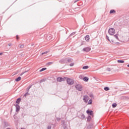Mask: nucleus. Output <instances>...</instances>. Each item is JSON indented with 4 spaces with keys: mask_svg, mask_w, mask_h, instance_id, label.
Listing matches in <instances>:
<instances>
[{
    "mask_svg": "<svg viewBox=\"0 0 129 129\" xmlns=\"http://www.w3.org/2000/svg\"><path fill=\"white\" fill-rule=\"evenodd\" d=\"M118 34L115 35L113 37H111V40H109V37L106 36V38L109 42H112V43H116V41L118 40Z\"/></svg>",
    "mask_w": 129,
    "mask_h": 129,
    "instance_id": "nucleus-1",
    "label": "nucleus"
},
{
    "mask_svg": "<svg viewBox=\"0 0 129 129\" xmlns=\"http://www.w3.org/2000/svg\"><path fill=\"white\" fill-rule=\"evenodd\" d=\"M108 33L111 36H113V35H114V34H115V29H114V28H109L108 30Z\"/></svg>",
    "mask_w": 129,
    "mask_h": 129,
    "instance_id": "nucleus-2",
    "label": "nucleus"
},
{
    "mask_svg": "<svg viewBox=\"0 0 129 129\" xmlns=\"http://www.w3.org/2000/svg\"><path fill=\"white\" fill-rule=\"evenodd\" d=\"M67 82L69 85H72L74 84V81L71 79L67 78Z\"/></svg>",
    "mask_w": 129,
    "mask_h": 129,
    "instance_id": "nucleus-3",
    "label": "nucleus"
},
{
    "mask_svg": "<svg viewBox=\"0 0 129 129\" xmlns=\"http://www.w3.org/2000/svg\"><path fill=\"white\" fill-rule=\"evenodd\" d=\"M76 88L77 89V90H79V91H82V86L81 85H77L76 86Z\"/></svg>",
    "mask_w": 129,
    "mask_h": 129,
    "instance_id": "nucleus-4",
    "label": "nucleus"
},
{
    "mask_svg": "<svg viewBox=\"0 0 129 129\" xmlns=\"http://www.w3.org/2000/svg\"><path fill=\"white\" fill-rule=\"evenodd\" d=\"M67 78H61V77H58L57 78V81L58 82H62V81H65V79H66Z\"/></svg>",
    "mask_w": 129,
    "mask_h": 129,
    "instance_id": "nucleus-5",
    "label": "nucleus"
},
{
    "mask_svg": "<svg viewBox=\"0 0 129 129\" xmlns=\"http://www.w3.org/2000/svg\"><path fill=\"white\" fill-rule=\"evenodd\" d=\"M83 100L84 102L87 103V102H88V100H89V97H88V96H84L83 98Z\"/></svg>",
    "mask_w": 129,
    "mask_h": 129,
    "instance_id": "nucleus-6",
    "label": "nucleus"
},
{
    "mask_svg": "<svg viewBox=\"0 0 129 129\" xmlns=\"http://www.w3.org/2000/svg\"><path fill=\"white\" fill-rule=\"evenodd\" d=\"M87 113L88 114H90V115H93V111L91 110H87Z\"/></svg>",
    "mask_w": 129,
    "mask_h": 129,
    "instance_id": "nucleus-7",
    "label": "nucleus"
},
{
    "mask_svg": "<svg viewBox=\"0 0 129 129\" xmlns=\"http://www.w3.org/2000/svg\"><path fill=\"white\" fill-rule=\"evenodd\" d=\"M91 50V48L90 47H86L83 49V51H85V52H89Z\"/></svg>",
    "mask_w": 129,
    "mask_h": 129,
    "instance_id": "nucleus-8",
    "label": "nucleus"
},
{
    "mask_svg": "<svg viewBox=\"0 0 129 129\" xmlns=\"http://www.w3.org/2000/svg\"><path fill=\"white\" fill-rule=\"evenodd\" d=\"M90 39V37H89V35H86V37H85V40L86 41H89V40Z\"/></svg>",
    "mask_w": 129,
    "mask_h": 129,
    "instance_id": "nucleus-9",
    "label": "nucleus"
},
{
    "mask_svg": "<svg viewBox=\"0 0 129 129\" xmlns=\"http://www.w3.org/2000/svg\"><path fill=\"white\" fill-rule=\"evenodd\" d=\"M22 79V78L21 77H19L18 78L15 79V81L17 82H19V81H20V80Z\"/></svg>",
    "mask_w": 129,
    "mask_h": 129,
    "instance_id": "nucleus-10",
    "label": "nucleus"
},
{
    "mask_svg": "<svg viewBox=\"0 0 129 129\" xmlns=\"http://www.w3.org/2000/svg\"><path fill=\"white\" fill-rule=\"evenodd\" d=\"M16 111H19V110H20V106L19 105V104H17L16 105Z\"/></svg>",
    "mask_w": 129,
    "mask_h": 129,
    "instance_id": "nucleus-11",
    "label": "nucleus"
},
{
    "mask_svg": "<svg viewBox=\"0 0 129 129\" xmlns=\"http://www.w3.org/2000/svg\"><path fill=\"white\" fill-rule=\"evenodd\" d=\"M84 81H85L86 82H87L88 80H89V79L87 78V77H85V78H83Z\"/></svg>",
    "mask_w": 129,
    "mask_h": 129,
    "instance_id": "nucleus-12",
    "label": "nucleus"
},
{
    "mask_svg": "<svg viewBox=\"0 0 129 129\" xmlns=\"http://www.w3.org/2000/svg\"><path fill=\"white\" fill-rule=\"evenodd\" d=\"M21 99L20 98H18V99L17 100L16 102V103H17V104H20V102H21Z\"/></svg>",
    "mask_w": 129,
    "mask_h": 129,
    "instance_id": "nucleus-13",
    "label": "nucleus"
},
{
    "mask_svg": "<svg viewBox=\"0 0 129 129\" xmlns=\"http://www.w3.org/2000/svg\"><path fill=\"white\" fill-rule=\"evenodd\" d=\"M110 14H115V10H110Z\"/></svg>",
    "mask_w": 129,
    "mask_h": 129,
    "instance_id": "nucleus-14",
    "label": "nucleus"
},
{
    "mask_svg": "<svg viewBox=\"0 0 129 129\" xmlns=\"http://www.w3.org/2000/svg\"><path fill=\"white\" fill-rule=\"evenodd\" d=\"M45 70H47V68H44L39 71V72H42V71H45Z\"/></svg>",
    "mask_w": 129,
    "mask_h": 129,
    "instance_id": "nucleus-15",
    "label": "nucleus"
},
{
    "mask_svg": "<svg viewBox=\"0 0 129 129\" xmlns=\"http://www.w3.org/2000/svg\"><path fill=\"white\" fill-rule=\"evenodd\" d=\"M117 62H118V63H124V61L123 60H117Z\"/></svg>",
    "mask_w": 129,
    "mask_h": 129,
    "instance_id": "nucleus-16",
    "label": "nucleus"
},
{
    "mask_svg": "<svg viewBox=\"0 0 129 129\" xmlns=\"http://www.w3.org/2000/svg\"><path fill=\"white\" fill-rule=\"evenodd\" d=\"M104 90H105V91H108V90H109V88L106 87L104 88Z\"/></svg>",
    "mask_w": 129,
    "mask_h": 129,
    "instance_id": "nucleus-17",
    "label": "nucleus"
},
{
    "mask_svg": "<svg viewBox=\"0 0 129 129\" xmlns=\"http://www.w3.org/2000/svg\"><path fill=\"white\" fill-rule=\"evenodd\" d=\"M116 106H117V105L116 104V103H114L112 104V107L114 108V107H116Z\"/></svg>",
    "mask_w": 129,
    "mask_h": 129,
    "instance_id": "nucleus-18",
    "label": "nucleus"
},
{
    "mask_svg": "<svg viewBox=\"0 0 129 129\" xmlns=\"http://www.w3.org/2000/svg\"><path fill=\"white\" fill-rule=\"evenodd\" d=\"M89 67L87 66H84L83 67V69H88Z\"/></svg>",
    "mask_w": 129,
    "mask_h": 129,
    "instance_id": "nucleus-19",
    "label": "nucleus"
},
{
    "mask_svg": "<svg viewBox=\"0 0 129 129\" xmlns=\"http://www.w3.org/2000/svg\"><path fill=\"white\" fill-rule=\"evenodd\" d=\"M88 104H92V100L91 99L89 100L88 102Z\"/></svg>",
    "mask_w": 129,
    "mask_h": 129,
    "instance_id": "nucleus-20",
    "label": "nucleus"
},
{
    "mask_svg": "<svg viewBox=\"0 0 129 129\" xmlns=\"http://www.w3.org/2000/svg\"><path fill=\"white\" fill-rule=\"evenodd\" d=\"M70 66H71V67H72L73 66H74V63L73 62V63H70Z\"/></svg>",
    "mask_w": 129,
    "mask_h": 129,
    "instance_id": "nucleus-21",
    "label": "nucleus"
},
{
    "mask_svg": "<svg viewBox=\"0 0 129 129\" xmlns=\"http://www.w3.org/2000/svg\"><path fill=\"white\" fill-rule=\"evenodd\" d=\"M91 119V117L90 116L88 117V121H90V120Z\"/></svg>",
    "mask_w": 129,
    "mask_h": 129,
    "instance_id": "nucleus-22",
    "label": "nucleus"
},
{
    "mask_svg": "<svg viewBox=\"0 0 129 129\" xmlns=\"http://www.w3.org/2000/svg\"><path fill=\"white\" fill-rule=\"evenodd\" d=\"M28 72V71H26L24 73H22L21 74H20V76H22L23 74H25V73Z\"/></svg>",
    "mask_w": 129,
    "mask_h": 129,
    "instance_id": "nucleus-23",
    "label": "nucleus"
},
{
    "mask_svg": "<svg viewBox=\"0 0 129 129\" xmlns=\"http://www.w3.org/2000/svg\"><path fill=\"white\" fill-rule=\"evenodd\" d=\"M82 118H85V115L84 114L82 115Z\"/></svg>",
    "mask_w": 129,
    "mask_h": 129,
    "instance_id": "nucleus-24",
    "label": "nucleus"
},
{
    "mask_svg": "<svg viewBox=\"0 0 129 129\" xmlns=\"http://www.w3.org/2000/svg\"><path fill=\"white\" fill-rule=\"evenodd\" d=\"M24 47V44L20 45V48H23Z\"/></svg>",
    "mask_w": 129,
    "mask_h": 129,
    "instance_id": "nucleus-25",
    "label": "nucleus"
},
{
    "mask_svg": "<svg viewBox=\"0 0 129 129\" xmlns=\"http://www.w3.org/2000/svg\"><path fill=\"white\" fill-rule=\"evenodd\" d=\"M107 71H111L110 68H107Z\"/></svg>",
    "mask_w": 129,
    "mask_h": 129,
    "instance_id": "nucleus-26",
    "label": "nucleus"
},
{
    "mask_svg": "<svg viewBox=\"0 0 129 129\" xmlns=\"http://www.w3.org/2000/svg\"><path fill=\"white\" fill-rule=\"evenodd\" d=\"M79 78H80V79H83V78L82 77V76H79Z\"/></svg>",
    "mask_w": 129,
    "mask_h": 129,
    "instance_id": "nucleus-27",
    "label": "nucleus"
},
{
    "mask_svg": "<svg viewBox=\"0 0 129 129\" xmlns=\"http://www.w3.org/2000/svg\"><path fill=\"white\" fill-rule=\"evenodd\" d=\"M16 39L17 40H19V36L18 35L16 36Z\"/></svg>",
    "mask_w": 129,
    "mask_h": 129,
    "instance_id": "nucleus-28",
    "label": "nucleus"
},
{
    "mask_svg": "<svg viewBox=\"0 0 129 129\" xmlns=\"http://www.w3.org/2000/svg\"><path fill=\"white\" fill-rule=\"evenodd\" d=\"M47 53H48V52L46 51V52L42 53V55H44V54H47Z\"/></svg>",
    "mask_w": 129,
    "mask_h": 129,
    "instance_id": "nucleus-29",
    "label": "nucleus"
},
{
    "mask_svg": "<svg viewBox=\"0 0 129 129\" xmlns=\"http://www.w3.org/2000/svg\"><path fill=\"white\" fill-rule=\"evenodd\" d=\"M28 93H26L25 95H24V96H27V95H28Z\"/></svg>",
    "mask_w": 129,
    "mask_h": 129,
    "instance_id": "nucleus-30",
    "label": "nucleus"
},
{
    "mask_svg": "<svg viewBox=\"0 0 129 129\" xmlns=\"http://www.w3.org/2000/svg\"><path fill=\"white\" fill-rule=\"evenodd\" d=\"M28 93H26L25 95H24V96H27V95H28Z\"/></svg>",
    "mask_w": 129,
    "mask_h": 129,
    "instance_id": "nucleus-31",
    "label": "nucleus"
},
{
    "mask_svg": "<svg viewBox=\"0 0 129 129\" xmlns=\"http://www.w3.org/2000/svg\"><path fill=\"white\" fill-rule=\"evenodd\" d=\"M47 129H51V126H48Z\"/></svg>",
    "mask_w": 129,
    "mask_h": 129,
    "instance_id": "nucleus-32",
    "label": "nucleus"
},
{
    "mask_svg": "<svg viewBox=\"0 0 129 129\" xmlns=\"http://www.w3.org/2000/svg\"><path fill=\"white\" fill-rule=\"evenodd\" d=\"M11 46H12V44H11V43H9V47H11Z\"/></svg>",
    "mask_w": 129,
    "mask_h": 129,
    "instance_id": "nucleus-33",
    "label": "nucleus"
},
{
    "mask_svg": "<svg viewBox=\"0 0 129 129\" xmlns=\"http://www.w3.org/2000/svg\"><path fill=\"white\" fill-rule=\"evenodd\" d=\"M0 55H3V53H2V52H1V53H0Z\"/></svg>",
    "mask_w": 129,
    "mask_h": 129,
    "instance_id": "nucleus-34",
    "label": "nucleus"
},
{
    "mask_svg": "<svg viewBox=\"0 0 129 129\" xmlns=\"http://www.w3.org/2000/svg\"><path fill=\"white\" fill-rule=\"evenodd\" d=\"M31 87H32V86L29 87V89H30V88H31Z\"/></svg>",
    "mask_w": 129,
    "mask_h": 129,
    "instance_id": "nucleus-35",
    "label": "nucleus"
},
{
    "mask_svg": "<svg viewBox=\"0 0 129 129\" xmlns=\"http://www.w3.org/2000/svg\"><path fill=\"white\" fill-rule=\"evenodd\" d=\"M127 66L128 67H129V64H128Z\"/></svg>",
    "mask_w": 129,
    "mask_h": 129,
    "instance_id": "nucleus-36",
    "label": "nucleus"
}]
</instances>
